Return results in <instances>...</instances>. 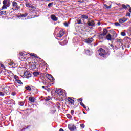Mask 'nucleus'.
<instances>
[{
    "instance_id": "nucleus-30",
    "label": "nucleus",
    "mask_w": 131,
    "mask_h": 131,
    "mask_svg": "<svg viewBox=\"0 0 131 131\" xmlns=\"http://www.w3.org/2000/svg\"><path fill=\"white\" fill-rule=\"evenodd\" d=\"M80 105H81V106H82V107L84 108V109H85L86 110H88V109H86V106H85L84 104H83V102H80Z\"/></svg>"
},
{
    "instance_id": "nucleus-5",
    "label": "nucleus",
    "mask_w": 131,
    "mask_h": 131,
    "mask_svg": "<svg viewBox=\"0 0 131 131\" xmlns=\"http://www.w3.org/2000/svg\"><path fill=\"white\" fill-rule=\"evenodd\" d=\"M67 100L69 105H73L74 106H77L78 105L74 103V100L72 99L71 97H68Z\"/></svg>"
},
{
    "instance_id": "nucleus-26",
    "label": "nucleus",
    "mask_w": 131,
    "mask_h": 131,
    "mask_svg": "<svg viewBox=\"0 0 131 131\" xmlns=\"http://www.w3.org/2000/svg\"><path fill=\"white\" fill-rule=\"evenodd\" d=\"M2 15H7V11L0 10V16Z\"/></svg>"
},
{
    "instance_id": "nucleus-9",
    "label": "nucleus",
    "mask_w": 131,
    "mask_h": 131,
    "mask_svg": "<svg viewBox=\"0 0 131 131\" xmlns=\"http://www.w3.org/2000/svg\"><path fill=\"white\" fill-rule=\"evenodd\" d=\"M56 95H58V96H62L63 95V91L61 89H57L55 91Z\"/></svg>"
},
{
    "instance_id": "nucleus-62",
    "label": "nucleus",
    "mask_w": 131,
    "mask_h": 131,
    "mask_svg": "<svg viewBox=\"0 0 131 131\" xmlns=\"http://www.w3.org/2000/svg\"><path fill=\"white\" fill-rule=\"evenodd\" d=\"M111 47H113V45L111 44Z\"/></svg>"
},
{
    "instance_id": "nucleus-16",
    "label": "nucleus",
    "mask_w": 131,
    "mask_h": 131,
    "mask_svg": "<svg viewBox=\"0 0 131 131\" xmlns=\"http://www.w3.org/2000/svg\"><path fill=\"white\" fill-rule=\"evenodd\" d=\"M30 56L31 57H34L35 58H37V59H40V58H39V57H37V55H36V54H34V53H31L30 54ZM41 60V62L42 61V62H43V60L41 59H40Z\"/></svg>"
},
{
    "instance_id": "nucleus-54",
    "label": "nucleus",
    "mask_w": 131,
    "mask_h": 131,
    "mask_svg": "<svg viewBox=\"0 0 131 131\" xmlns=\"http://www.w3.org/2000/svg\"><path fill=\"white\" fill-rule=\"evenodd\" d=\"M126 16H130V13L129 12L127 13L126 14Z\"/></svg>"
},
{
    "instance_id": "nucleus-59",
    "label": "nucleus",
    "mask_w": 131,
    "mask_h": 131,
    "mask_svg": "<svg viewBox=\"0 0 131 131\" xmlns=\"http://www.w3.org/2000/svg\"><path fill=\"white\" fill-rule=\"evenodd\" d=\"M59 131H64V129L63 128H60L59 129Z\"/></svg>"
},
{
    "instance_id": "nucleus-25",
    "label": "nucleus",
    "mask_w": 131,
    "mask_h": 131,
    "mask_svg": "<svg viewBox=\"0 0 131 131\" xmlns=\"http://www.w3.org/2000/svg\"><path fill=\"white\" fill-rule=\"evenodd\" d=\"M123 9H124L125 10L127 9V6H126V5H125V4H122V8H120V10H123Z\"/></svg>"
},
{
    "instance_id": "nucleus-50",
    "label": "nucleus",
    "mask_w": 131,
    "mask_h": 131,
    "mask_svg": "<svg viewBox=\"0 0 131 131\" xmlns=\"http://www.w3.org/2000/svg\"><path fill=\"white\" fill-rule=\"evenodd\" d=\"M11 95H12V96H16V92H12L11 93Z\"/></svg>"
},
{
    "instance_id": "nucleus-20",
    "label": "nucleus",
    "mask_w": 131,
    "mask_h": 131,
    "mask_svg": "<svg viewBox=\"0 0 131 131\" xmlns=\"http://www.w3.org/2000/svg\"><path fill=\"white\" fill-rule=\"evenodd\" d=\"M105 38L106 39H107V40H110V41L112 40V36L110 34H108L107 35H106Z\"/></svg>"
},
{
    "instance_id": "nucleus-57",
    "label": "nucleus",
    "mask_w": 131,
    "mask_h": 131,
    "mask_svg": "<svg viewBox=\"0 0 131 131\" xmlns=\"http://www.w3.org/2000/svg\"><path fill=\"white\" fill-rule=\"evenodd\" d=\"M128 11H129V12L130 13H131V7H129V8Z\"/></svg>"
},
{
    "instance_id": "nucleus-42",
    "label": "nucleus",
    "mask_w": 131,
    "mask_h": 131,
    "mask_svg": "<svg viewBox=\"0 0 131 131\" xmlns=\"http://www.w3.org/2000/svg\"><path fill=\"white\" fill-rule=\"evenodd\" d=\"M4 96H5V94H4L3 91L2 92L0 91V97H4Z\"/></svg>"
},
{
    "instance_id": "nucleus-55",
    "label": "nucleus",
    "mask_w": 131,
    "mask_h": 131,
    "mask_svg": "<svg viewBox=\"0 0 131 131\" xmlns=\"http://www.w3.org/2000/svg\"><path fill=\"white\" fill-rule=\"evenodd\" d=\"M97 25H98V26H100L101 25V22H100V21L98 22V23H97Z\"/></svg>"
},
{
    "instance_id": "nucleus-10",
    "label": "nucleus",
    "mask_w": 131,
    "mask_h": 131,
    "mask_svg": "<svg viewBox=\"0 0 131 131\" xmlns=\"http://www.w3.org/2000/svg\"><path fill=\"white\" fill-rule=\"evenodd\" d=\"M80 18L83 21L84 23H85V20H87V19H89V16L85 14H83L81 15Z\"/></svg>"
},
{
    "instance_id": "nucleus-60",
    "label": "nucleus",
    "mask_w": 131,
    "mask_h": 131,
    "mask_svg": "<svg viewBox=\"0 0 131 131\" xmlns=\"http://www.w3.org/2000/svg\"><path fill=\"white\" fill-rule=\"evenodd\" d=\"M129 31H130V32H131V26L129 28Z\"/></svg>"
},
{
    "instance_id": "nucleus-46",
    "label": "nucleus",
    "mask_w": 131,
    "mask_h": 131,
    "mask_svg": "<svg viewBox=\"0 0 131 131\" xmlns=\"http://www.w3.org/2000/svg\"><path fill=\"white\" fill-rule=\"evenodd\" d=\"M64 25L66 26V27H68V23L65 22L64 23Z\"/></svg>"
},
{
    "instance_id": "nucleus-40",
    "label": "nucleus",
    "mask_w": 131,
    "mask_h": 131,
    "mask_svg": "<svg viewBox=\"0 0 131 131\" xmlns=\"http://www.w3.org/2000/svg\"><path fill=\"white\" fill-rule=\"evenodd\" d=\"M77 22L78 24H82V23H81V19L77 20Z\"/></svg>"
},
{
    "instance_id": "nucleus-64",
    "label": "nucleus",
    "mask_w": 131,
    "mask_h": 131,
    "mask_svg": "<svg viewBox=\"0 0 131 131\" xmlns=\"http://www.w3.org/2000/svg\"><path fill=\"white\" fill-rule=\"evenodd\" d=\"M42 88L43 89H45V86H43Z\"/></svg>"
},
{
    "instance_id": "nucleus-18",
    "label": "nucleus",
    "mask_w": 131,
    "mask_h": 131,
    "mask_svg": "<svg viewBox=\"0 0 131 131\" xmlns=\"http://www.w3.org/2000/svg\"><path fill=\"white\" fill-rule=\"evenodd\" d=\"M46 77H47V78H48V79H49V80H54V77L52 75L47 74Z\"/></svg>"
},
{
    "instance_id": "nucleus-32",
    "label": "nucleus",
    "mask_w": 131,
    "mask_h": 131,
    "mask_svg": "<svg viewBox=\"0 0 131 131\" xmlns=\"http://www.w3.org/2000/svg\"><path fill=\"white\" fill-rule=\"evenodd\" d=\"M30 125H28L27 126L24 127L22 129L21 131H24L25 130V129H27V128H28V127H30Z\"/></svg>"
},
{
    "instance_id": "nucleus-8",
    "label": "nucleus",
    "mask_w": 131,
    "mask_h": 131,
    "mask_svg": "<svg viewBox=\"0 0 131 131\" xmlns=\"http://www.w3.org/2000/svg\"><path fill=\"white\" fill-rule=\"evenodd\" d=\"M68 127L70 131H73L75 129H76V126H75L73 124H69L68 125Z\"/></svg>"
},
{
    "instance_id": "nucleus-53",
    "label": "nucleus",
    "mask_w": 131,
    "mask_h": 131,
    "mask_svg": "<svg viewBox=\"0 0 131 131\" xmlns=\"http://www.w3.org/2000/svg\"><path fill=\"white\" fill-rule=\"evenodd\" d=\"M78 101H80V102H82V98H79L78 99Z\"/></svg>"
},
{
    "instance_id": "nucleus-41",
    "label": "nucleus",
    "mask_w": 131,
    "mask_h": 131,
    "mask_svg": "<svg viewBox=\"0 0 131 131\" xmlns=\"http://www.w3.org/2000/svg\"><path fill=\"white\" fill-rule=\"evenodd\" d=\"M121 35H122V36H125L126 35L125 32H121Z\"/></svg>"
},
{
    "instance_id": "nucleus-29",
    "label": "nucleus",
    "mask_w": 131,
    "mask_h": 131,
    "mask_svg": "<svg viewBox=\"0 0 131 131\" xmlns=\"http://www.w3.org/2000/svg\"><path fill=\"white\" fill-rule=\"evenodd\" d=\"M14 82L17 81V80H19L20 79V78H19V77H18V76H16V75H15L14 76Z\"/></svg>"
},
{
    "instance_id": "nucleus-47",
    "label": "nucleus",
    "mask_w": 131,
    "mask_h": 131,
    "mask_svg": "<svg viewBox=\"0 0 131 131\" xmlns=\"http://www.w3.org/2000/svg\"><path fill=\"white\" fill-rule=\"evenodd\" d=\"M1 66L2 68H3V69H6V67H5V65L1 64Z\"/></svg>"
},
{
    "instance_id": "nucleus-3",
    "label": "nucleus",
    "mask_w": 131,
    "mask_h": 131,
    "mask_svg": "<svg viewBox=\"0 0 131 131\" xmlns=\"http://www.w3.org/2000/svg\"><path fill=\"white\" fill-rule=\"evenodd\" d=\"M116 47L117 49H121L122 50H124V45L121 43L120 39L117 40V43Z\"/></svg>"
},
{
    "instance_id": "nucleus-13",
    "label": "nucleus",
    "mask_w": 131,
    "mask_h": 131,
    "mask_svg": "<svg viewBox=\"0 0 131 131\" xmlns=\"http://www.w3.org/2000/svg\"><path fill=\"white\" fill-rule=\"evenodd\" d=\"M93 41H94V39H93V38H88V39L85 40V42L88 44L92 43Z\"/></svg>"
},
{
    "instance_id": "nucleus-49",
    "label": "nucleus",
    "mask_w": 131,
    "mask_h": 131,
    "mask_svg": "<svg viewBox=\"0 0 131 131\" xmlns=\"http://www.w3.org/2000/svg\"><path fill=\"white\" fill-rule=\"evenodd\" d=\"M80 126H81V127H82V128H84V124H80Z\"/></svg>"
},
{
    "instance_id": "nucleus-33",
    "label": "nucleus",
    "mask_w": 131,
    "mask_h": 131,
    "mask_svg": "<svg viewBox=\"0 0 131 131\" xmlns=\"http://www.w3.org/2000/svg\"><path fill=\"white\" fill-rule=\"evenodd\" d=\"M104 6L106 9H111V5L108 6L107 4H104Z\"/></svg>"
},
{
    "instance_id": "nucleus-2",
    "label": "nucleus",
    "mask_w": 131,
    "mask_h": 131,
    "mask_svg": "<svg viewBox=\"0 0 131 131\" xmlns=\"http://www.w3.org/2000/svg\"><path fill=\"white\" fill-rule=\"evenodd\" d=\"M98 53L99 55L101 57H103V58H107V56H106V51L105 49H103V48H100L98 50Z\"/></svg>"
},
{
    "instance_id": "nucleus-58",
    "label": "nucleus",
    "mask_w": 131,
    "mask_h": 131,
    "mask_svg": "<svg viewBox=\"0 0 131 131\" xmlns=\"http://www.w3.org/2000/svg\"><path fill=\"white\" fill-rule=\"evenodd\" d=\"M78 3H83V1H80V0L78 1Z\"/></svg>"
},
{
    "instance_id": "nucleus-14",
    "label": "nucleus",
    "mask_w": 131,
    "mask_h": 131,
    "mask_svg": "<svg viewBox=\"0 0 131 131\" xmlns=\"http://www.w3.org/2000/svg\"><path fill=\"white\" fill-rule=\"evenodd\" d=\"M17 71L20 74L24 73V68L21 67H19L17 69Z\"/></svg>"
},
{
    "instance_id": "nucleus-21",
    "label": "nucleus",
    "mask_w": 131,
    "mask_h": 131,
    "mask_svg": "<svg viewBox=\"0 0 131 131\" xmlns=\"http://www.w3.org/2000/svg\"><path fill=\"white\" fill-rule=\"evenodd\" d=\"M51 19L53 21H58V17H56L55 15H51Z\"/></svg>"
},
{
    "instance_id": "nucleus-48",
    "label": "nucleus",
    "mask_w": 131,
    "mask_h": 131,
    "mask_svg": "<svg viewBox=\"0 0 131 131\" xmlns=\"http://www.w3.org/2000/svg\"><path fill=\"white\" fill-rule=\"evenodd\" d=\"M53 4H54L53 2L48 4V7H52V5H53Z\"/></svg>"
},
{
    "instance_id": "nucleus-19",
    "label": "nucleus",
    "mask_w": 131,
    "mask_h": 131,
    "mask_svg": "<svg viewBox=\"0 0 131 131\" xmlns=\"http://www.w3.org/2000/svg\"><path fill=\"white\" fill-rule=\"evenodd\" d=\"M28 15V13H25L24 14H20V15H18V18H25V17H27Z\"/></svg>"
},
{
    "instance_id": "nucleus-7",
    "label": "nucleus",
    "mask_w": 131,
    "mask_h": 131,
    "mask_svg": "<svg viewBox=\"0 0 131 131\" xmlns=\"http://www.w3.org/2000/svg\"><path fill=\"white\" fill-rule=\"evenodd\" d=\"M31 74L29 71H26L24 72V76L25 78H29V77H31Z\"/></svg>"
},
{
    "instance_id": "nucleus-43",
    "label": "nucleus",
    "mask_w": 131,
    "mask_h": 131,
    "mask_svg": "<svg viewBox=\"0 0 131 131\" xmlns=\"http://www.w3.org/2000/svg\"><path fill=\"white\" fill-rule=\"evenodd\" d=\"M4 9H7V6L6 5H3L1 10H4Z\"/></svg>"
},
{
    "instance_id": "nucleus-22",
    "label": "nucleus",
    "mask_w": 131,
    "mask_h": 131,
    "mask_svg": "<svg viewBox=\"0 0 131 131\" xmlns=\"http://www.w3.org/2000/svg\"><path fill=\"white\" fill-rule=\"evenodd\" d=\"M107 33H108V30H107V29H104L102 33L101 34H102L104 36H106V35H107Z\"/></svg>"
},
{
    "instance_id": "nucleus-37",
    "label": "nucleus",
    "mask_w": 131,
    "mask_h": 131,
    "mask_svg": "<svg viewBox=\"0 0 131 131\" xmlns=\"http://www.w3.org/2000/svg\"><path fill=\"white\" fill-rule=\"evenodd\" d=\"M30 8L33 10H35V9H36V8L32 5H31Z\"/></svg>"
},
{
    "instance_id": "nucleus-23",
    "label": "nucleus",
    "mask_w": 131,
    "mask_h": 131,
    "mask_svg": "<svg viewBox=\"0 0 131 131\" xmlns=\"http://www.w3.org/2000/svg\"><path fill=\"white\" fill-rule=\"evenodd\" d=\"M64 35V32L60 31L58 34H57V37H62Z\"/></svg>"
},
{
    "instance_id": "nucleus-34",
    "label": "nucleus",
    "mask_w": 131,
    "mask_h": 131,
    "mask_svg": "<svg viewBox=\"0 0 131 131\" xmlns=\"http://www.w3.org/2000/svg\"><path fill=\"white\" fill-rule=\"evenodd\" d=\"M115 26H119V27H120V26H121V25H120V24L118 22H116L114 23Z\"/></svg>"
},
{
    "instance_id": "nucleus-44",
    "label": "nucleus",
    "mask_w": 131,
    "mask_h": 131,
    "mask_svg": "<svg viewBox=\"0 0 131 131\" xmlns=\"http://www.w3.org/2000/svg\"><path fill=\"white\" fill-rule=\"evenodd\" d=\"M67 117H68L70 119L72 118V116H71V115H70V114H67Z\"/></svg>"
},
{
    "instance_id": "nucleus-36",
    "label": "nucleus",
    "mask_w": 131,
    "mask_h": 131,
    "mask_svg": "<svg viewBox=\"0 0 131 131\" xmlns=\"http://www.w3.org/2000/svg\"><path fill=\"white\" fill-rule=\"evenodd\" d=\"M26 90H27V91H31V86H27L25 87Z\"/></svg>"
},
{
    "instance_id": "nucleus-27",
    "label": "nucleus",
    "mask_w": 131,
    "mask_h": 131,
    "mask_svg": "<svg viewBox=\"0 0 131 131\" xmlns=\"http://www.w3.org/2000/svg\"><path fill=\"white\" fill-rule=\"evenodd\" d=\"M15 82L18 83V84H20V85H23V83H22V81L20 79L16 80Z\"/></svg>"
},
{
    "instance_id": "nucleus-1",
    "label": "nucleus",
    "mask_w": 131,
    "mask_h": 131,
    "mask_svg": "<svg viewBox=\"0 0 131 131\" xmlns=\"http://www.w3.org/2000/svg\"><path fill=\"white\" fill-rule=\"evenodd\" d=\"M2 89V91L3 92L4 96H8L11 94V91L10 90V88L8 86H5V85H0V90Z\"/></svg>"
},
{
    "instance_id": "nucleus-39",
    "label": "nucleus",
    "mask_w": 131,
    "mask_h": 131,
    "mask_svg": "<svg viewBox=\"0 0 131 131\" xmlns=\"http://www.w3.org/2000/svg\"><path fill=\"white\" fill-rule=\"evenodd\" d=\"M8 3V0H4L3 2V5H7Z\"/></svg>"
},
{
    "instance_id": "nucleus-51",
    "label": "nucleus",
    "mask_w": 131,
    "mask_h": 131,
    "mask_svg": "<svg viewBox=\"0 0 131 131\" xmlns=\"http://www.w3.org/2000/svg\"><path fill=\"white\" fill-rule=\"evenodd\" d=\"M71 114H72V115H73V114H74V110L71 111Z\"/></svg>"
},
{
    "instance_id": "nucleus-28",
    "label": "nucleus",
    "mask_w": 131,
    "mask_h": 131,
    "mask_svg": "<svg viewBox=\"0 0 131 131\" xmlns=\"http://www.w3.org/2000/svg\"><path fill=\"white\" fill-rule=\"evenodd\" d=\"M33 75H34L35 77L37 76L38 75H39V72H34L33 73Z\"/></svg>"
},
{
    "instance_id": "nucleus-52",
    "label": "nucleus",
    "mask_w": 131,
    "mask_h": 131,
    "mask_svg": "<svg viewBox=\"0 0 131 131\" xmlns=\"http://www.w3.org/2000/svg\"><path fill=\"white\" fill-rule=\"evenodd\" d=\"M50 100H51V99L47 98L46 99H45V100L46 101V102H49L50 101Z\"/></svg>"
},
{
    "instance_id": "nucleus-15",
    "label": "nucleus",
    "mask_w": 131,
    "mask_h": 131,
    "mask_svg": "<svg viewBox=\"0 0 131 131\" xmlns=\"http://www.w3.org/2000/svg\"><path fill=\"white\" fill-rule=\"evenodd\" d=\"M127 20V18L125 17H123V18L119 19V23L122 24V23H124V22H126Z\"/></svg>"
},
{
    "instance_id": "nucleus-31",
    "label": "nucleus",
    "mask_w": 131,
    "mask_h": 131,
    "mask_svg": "<svg viewBox=\"0 0 131 131\" xmlns=\"http://www.w3.org/2000/svg\"><path fill=\"white\" fill-rule=\"evenodd\" d=\"M31 6V4L29 2H26V7H27V8H30Z\"/></svg>"
},
{
    "instance_id": "nucleus-11",
    "label": "nucleus",
    "mask_w": 131,
    "mask_h": 131,
    "mask_svg": "<svg viewBox=\"0 0 131 131\" xmlns=\"http://www.w3.org/2000/svg\"><path fill=\"white\" fill-rule=\"evenodd\" d=\"M19 57H21V59H26L27 57V54H25V53L23 52H20L18 54Z\"/></svg>"
},
{
    "instance_id": "nucleus-17",
    "label": "nucleus",
    "mask_w": 131,
    "mask_h": 131,
    "mask_svg": "<svg viewBox=\"0 0 131 131\" xmlns=\"http://www.w3.org/2000/svg\"><path fill=\"white\" fill-rule=\"evenodd\" d=\"M35 98L32 96H30L29 97V101H30V102H31V103H34V102H35Z\"/></svg>"
},
{
    "instance_id": "nucleus-38",
    "label": "nucleus",
    "mask_w": 131,
    "mask_h": 131,
    "mask_svg": "<svg viewBox=\"0 0 131 131\" xmlns=\"http://www.w3.org/2000/svg\"><path fill=\"white\" fill-rule=\"evenodd\" d=\"M14 65H15V63L14 62L9 63V66H12V67H14Z\"/></svg>"
},
{
    "instance_id": "nucleus-56",
    "label": "nucleus",
    "mask_w": 131,
    "mask_h": 131,
    "mask_svg": "<svg viewBox=\"0 0 131 131\" xmlns=\"http://www.w3.org/2000/svg\"><path fill=\"white\" fill-rule=\"evenodd\" d=\"M126 7H127H127L129 8H130V6L129 5H128V4H127L126 5Z\"/></svg>"
},
{
    "instance_id": "nucleus-24",
    "label": "nucleus",
    "mask_w": 131,
    "mask_h": 131,
    "mask_svg": "<svg viewBox=\"0 0 131 131\" xmlns=\"http://www.w3.org/2000/svg\"><path fill=\"white\" fill-rule=\"evenodd\" d=\"M105 36L102 33H99L98 35V38L99 39H104Z\"/></svg>"
},
{
    "instance_id": "nucleus-12",
    "label": "nucleus",
    "mask_w": 131,
    "mask_h": 131,
    "mask_svg": "<svg viewBox=\"0 0 131 131\" xmlns=\"http://www.w3.org/2000/svg\"><path fill=\"white\" fill-rule=\"evenodd\" d=\"M96 24L95 23V21L94 20H88L87 22V25L88 26H95V25Z\"/></svg>"
},
{
    "instance_id": "nucleus-63",
    "label": "nucleus",
    "mask_w": 131,
    "mask_h": 131,
    "mask_svg": "<svg viewBox=\"0 0 131 131\" xmlns=\"http://www.w3.org/2000/svg\"><path fill=\"white\" fill-rule=\"evenodd\" d=\"M24 1H25V2H27V1H28V0H24Z\"/></svg>"
},
{
    "instance_id": "nucleus-45",
    "label": "nucleus",
    "mask_w": 131,
    "mask_h": 131,
    "mask_svg": "<svg viewBox=\"0 0 131 131\" xmlns=\"http://www.w3.org/2000/svg\"><path fill=\"white\" fill-rule=\"evenodd\" d=\"M3 70L0 68V76H2V75H3Z\"/></svg>"
},
{
    "instance_id": "nucleus-61",
    "label": "nucleus",
    "mask_w": 131,
    "mask_h": 131,
    "mask_svg": "<svg viewBox=\"0 0 131 131\" xmlns=\"http://www.w3.org/2000/svg\"><path fill=\"white\" fill-rule=\"evenodd\" d=\"M8 102H9V103H11V102H12V100H11V99L9 100L8 101Z\"/></svg>"
},
{
    "instance_id": "nucleus-35",
    "label": "nucleus",
    "mask_w": 131,
    "mask_h": 131,
    "mask_svg": "<svg viewBox=\"0 0 131 131\" xmlns=\"http://www.w3.org/2000/svg\"><path fill=\"white\" fill-rule=\"evenodd\" d=\"M25 103V102L21 101L19 102V106H24V104Z\"/></svg>"
},
{
    "instance_id": "nucleus-4",
    "label": "nucleus",
    "mask_w": 131,
    "mask_h": 131,
    "mask_svg": "<svg viewBox=\"0 0 131 131\" xmlns=\"http://www.w3.org/2000/svg\"><path fill=\"white\" fill-rule=\"evenodd\" d=\"M37 63H36L35 62H30L29 66V69H30V70H34L36 68H37Z\"/></svg>"
},
{
    "instance_id": "nucleus-6",
    "label": "nucleus",
    "mask_w": 131,
    "mask_h": 131,
    "mask_svg": "<svg viewBox=\"0 0 131 131\" xmlns=\"http://www.w3.org/2000/svg\"><path fill=\"white\" fill-rule=\"evenodd\" d=\"M12 7H13V8H14V10H18L20 8V7L19 6V5H18V3H17L15 1H13L12 2Z\"/></svg>"
}]
</instances>
